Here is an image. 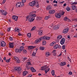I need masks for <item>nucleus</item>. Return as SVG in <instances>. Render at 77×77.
<instances>
[{"label": "nucleus", "mask_w": 77, "mask_h": 77, "mask_svg": "<svg viewBox=\"0 0 77 77\" xmlns=\"http://www.w3.org/2000/svg\"><path fill=\"white\" fill-rule=\"evenodd\" d=\"M27 36L28 38H31V33H28L27 34Z\"/></svg>", "instance_id": "38"}, {"label": "nucleus", "mask_w": 77, "mask_h": 77, "mask_svg": "<svg viewBox=\"0 0 77 77\" xmlns=\"http://www.w3.org/2000/svg\"><path fill=\"white\" fill-rule=\"evenodd\" d=\"M26 2V0H22V3H25Z\"/></svg>", "instance_id": "56"}, {"label": "nucleus", "mask_w": 77, "mask_h": 77, "mask_svg": "<svg viewBox=\"0 0 77 77\" xmlns=\"http://www.w3.org/2000/svg\"><path fill=\"white\" fill-rule=\"evenodd\" d=\"M36 55V53H33L32 54V56H35Z\"/></svg>", "instance_id": "53"}, {"label": "nucleus", "mask_w": 77, "mask_h": 77, "mask_svg": "<svg viewBox=\"0 0 77 77\" xmlns=\"http://www.w3.org/2000/svg\"><path fill=\"white\" fill-rule=\"evenodd\" d=\"M21 69H22L21 68V67H19L17 68H15V70H16V71H21Z\"/></svg>", "instance_id": "27"}, {"label": "nucleus", "mask_w": 77, "mask_h": 77, "mask_svg": "<svg viewBox=\"0 0 77 77\" xmlns=\"http://www.w3.org/2000/svg\"><path fill=\"white\" fill-rule=\"evenodd\" d=\"M38 18L39 20H41L42 19V17H38Z\"/></svg>", "instance_id": "61"}, {"label": "nucleus", "mask_w": 77, "mask_h": 77, "mask_svg": "<svg viewBox=\"0 0 77 77\" xmlns=\"http://www.w3.org/2000/svg\"><path fill=\"white\" fill-rule=\"evenodd\" d=\"M15 52L16 53H21L19 49H16L15 50Z\"/></svg>", "instance_id": "16"}, {"label": "nucleus", "mask_w": 77, "mask_h": 77, "mask_svg": "<svg viewBox=\"0 0 77 77\" xmlns=\"http://www.w3.org/2000/svg\"><path fill=\"white\" fill-rule=\"evenodd\" d=\"M60 48H61L60 46L57 44H56L53 46V48H54V49H60Z\"/></svg>", "instance_id": "4"}, {"label": "nucleus", "mask_w": 77, "mask_h": 77, "mask_svg": "<svg viewBox=\"0 0 77 77\" xmlns=\"http://www.w3.org/2000/svg\"><path fill=\"white\" fill-rule=\"evenodd\" d=\"M66 47V46L65 45H63L62 46V49H63V50H64V49H65Z\"/></svg>", "instance_id": "50"}, {"label": "nucleus", "mask_w": 77, "mask_h": 77, "mask_svg": "<svg viewBox=\"0 0 77 77\" xmlns=\"http://www.w3.org/2000/svg\"><path fill=\"white\" fill-rule=\"evenodd\" d=\"M18 35L19 36H21V34H20V32H19Z\"/></svg>", "instance_id": "62"}, {"label": "nucleus", "mask_w": 77, "mask_h": 77, "mask_svg": "<svg viewBox=\"0 0 77 77\" xmlns=\"http://www.w3.org/2000/svg\"><path fill=\"white\" fill-rule=\"evenodd\" d=\"M51 9H52V7L50 5H48L46 8L47 10L48 11H49V10H50Z\"/></svg>", "instance_id": "15"}, {"label": "nucleus", "mask_w": 77, "mask_h": 77, "mask_svg": "<svg viewBox=\"0 0 77 77\" xmlns=\"http://www.w3.org/2000/svg\"><path fill=\"white\" fill-rule=\"evenodd\" d=\"M1 13L2 14V15H7V14H8L7 11L3 10H2Z\"/></svg>", "instance_id": "9"}, {"label": "nucleus", "mask_w": 77, "mask_h": 77, "mask_svg": "<svg viewBox=\"0 0 77 77\" xmlns=\"http://www.w3.org/2000/svg\"><path fill=\"white\" fill-rule=\"evenodd\" d=\"M66 64V63L65 62H62L60 63V65L61 66H65Z\"/></svg>", "instance_id": "14"}, {"label": "nucleus", "mask_w": 77, "mask_h": 77, "mask_svg": "<svg viewBox=\"0 0 77 77\" xmlns=\"http://www.w3.org/2000/svg\"><path fill=\"white\" fill-rule=\"evenodd\" d=\"M19 58L16 57H14V59L15 60V61H17V60H18Z\"/></svg>", "instance_id": "41"}, {"label": "nucleus", "mask_w": 77, "mask_h": 77, "mask_svg": "<svg viewBox=\"0 0 77 77\" xmlns=\"http://www.w3.org/2000/svg\"><path fill=\"white\" fill-rule=\"evenodd\" d=\"M13 9H14V8H10L9 9V11L10 12H12V11H13Z\"/></svg>", "instance_id": "49"}, {"label": "nucleus", "mask_w": 77, "mask_h": 77, "mask_svg": "<svg viewBox=\"0 0 77 77\" xmlns=\"http://www.w3.org/2000/svg\"><path fill=\"white\" fill-rule=\"evenodd\" d=\"M45 55L46 57H48L50 55V54L49 52H46L45 53Z\"/></svg>", "instance_id": "22"}, {"label": "nucleus", "mask_w": 77, "mask_h": 77, "mask_svg": "<svg viewBox=\"0 0 77 77\" xmlns=\"http://www.w3.org/2000/svg\"><path fill=\"white\" fill-rule=\"evenodd\" d=\"M69 31V28H66L64 29L63 31V33H68Z\"/></svg>", "instance_id": "5"}, {"label": "nucleus", "mask_w": 77, "mask_h": 77, "mask_svg": "<svg viewBox=\"0 0 77 77\" xmlns=\"http://www.w3.org/2000/svg\"><path fill=\"white\" fill-rule=\"evenodd\" d=\"M27 64L28 65H31V64L30 63V61H29L27 62Z\"/></svg>", "instance_id": "47"}, {"label": "nucleus", "mask_w": 77, "mask_h": 77, "mask_svg": "<svg viewBox=\"0 0 77 77\" xmlns=\"http://www.w3.org/2000/svg\"><path fill=\"white\" fill-rule=\"evenodd\" d=\"M65 38H63L61 39L60 42V44L61 45H63L65 43Z\"/></svg>", "instance_id": "6"}, {"label": "nucleus", "mask_w": 77, "mask_h": 77, "mask_svg": "<svg viewBox=\"0 0 77 77\" xmlns=\"http://www.w3.org/2000/svg\"><path fill=\"white\" fill-rule=\"evenodd\" d=\"M53 3H57V1H56V0H54L53 2Z\"/></svg>", "instance_id": "57"}, {"label": "nucleus", "mask_w": 77, "mask_h": 77, "mask_svg": "<svg viewBox=\"0 0 77 77\" xmlns=\"http://www.w3.org/2000/svg\"><path fill=\"white\" fill-rule=\"evenodd\" d=\"M55 12V11L54 10H50L49 11V14H53Z\"/></svg>", "instance_id": "19"}, {"label": "nucleus", "mask_w": 77, "mask_h": 77, "mask_svg": "<svg viewBox=\"0 0 77 77\" xmlns=\"http://www.w3.org/2000/svg\"><path fill=\"white\" fill-rule=\"evenodd\" d=\"M50 18V15H48V16L45 17V20H48Z\"/></svg>", "instance_id": "32"}, {"label": "nucleus", "mask_w": 77, "mask_h": 77, "mask_svg": "<svg viewBox=\"0 0 77 77\" xmlns=\"http://www.w3.org/2000/svg\"><path fill=\"white\" fill-rule=\"evenodd\" d=\"M45 40H49L50 39V37H47L45 36Z\"/></svg>", "instance_id": "33"}, {"label": "nucleus", "mask_w": 77, "mask_h": 77, "mask_svg": "<svg viewBox=\"0 0 77 77\" xmlns=\"http://www.w3.org/2000/svg\"><path fill=\"white\" fill-rule=\"evenodd\" d=\"M67 37L69 39H70V36H69V35H67Z\"/></svg>", "instance_id": "59"}, {"label": "nucleus", "mask_w": 77, "mask_h": 77, "mask_svg": "<svg viewBox=\"0 0 77 77\" xmlns=\"http://www.w3.org/2000/svg\"><path fill=\"white\" fill-rule=\"evenodd\" d=\"M52 53L53 54L54 56H56L57 54L56 52V50H54L52 51Z\"/></svg>", "instance_id": "24"}, {"label": "nucleus", "mask_w": 77, "mask_h": 77, "mask_svg": "<svg viewBox=\"0 0 77 77\" xmlns=\"http://www.w3.org/2000/svg\"><path fill=\"white\" fill-rule=\"evenodd\" d=\"M21 29L20 28L17 27L15 29V32H20L21 30Z\"/></svg>", "instance_id": "10"}, {"label": "nucleus", "mask_w": 77, "mask_h": 77, "mask_svg": "<svg viewBox=\"0 0 77 77\" xmlns=\"http://www.w3.org/2000/svg\"><path fill=\"white\" fill-rule=\"evenodd\" d=\"M36 13L35 11H32L30 13V14L26 17V21L28 20L29 22H33L35 20V17H36V15L33 14Z\"/></svg>", "instance_id": "1"}, {"label": "nucleus", "mask_w": 77, "mask_h": 77, "mask_svg": "<svg viewBox=\"0 0 77 77\" xmlns=\"http://www.w3.org/2000/svg\"><path fill=\"white\" fill-rule=\"evenodd\" d=\"M39 49L40 50H42V51H43V50H44L45 49V48H44V47L43 46H40L39 47Z\"/></svg>", "instance_id": "29"}, {"label": "nucleus", "mask_w": 77, "mask_h": 77, "mask_svg": "<svg viewBox=\"0 0 77 77\" xmlns=\"http://www.w3.org/2000/svg\"><path fill=\"white\" fill-rule=\"evenodd\" d=\"M71 8L73 10H75V9L77 8V6L75 5H71Z\"/></svg>", "instance_id": "13"}, {"label": "nucleus", "mask_w": 77, "mask_h": 77, "mask_svg": "<svg viewBox=\"0 0 77 77\" xmlns=\"http://www.w3.org/2000/svg\"><path fill=\"white\" fill-rule=\"evenodd\" d=\"M66 10H67V11H69L71 10V8L69 7H67L66 8Z\"/></svg>", "instance_id": "46"}, {"label": "nucleus", "mask_w": 77, "mask_h": 77, "mask_svg": "<svg viewBox=\"0 0 77 77\" xmlns=\"http://www.w3.org/2000/svg\"><path fill=\"white\" fill-rule=\"evenodd\" d=\"M27 59V58L26 57H23L22 58V60L23 61H25Z\"/></svg>", "instance_id": "40"}, {"label": "nucleus", "mask_w": 77, "mask_h": 77, "mask_svg": "<svg viewBox=\"0 0 77 77\" xmlns=\"http://www.w3.org/2000/svg\"><path fill=\"white\" fill-rule=\"evenodd\" d=\"M27 53V50H26L23 49V54H26Z\"/></svg>", "instance_id": "39"}, {"label": "nucleus", "mask_w": 77, "mask_h": 77, "mask_svg": "<svg viewBox=\"0 0 77 77\" xmlns=\"http://www.w3.org/2000/svg\"><path fill=\"white\" fill-rule=\"evenodd\" d=\"M65 14V12L62 11L61 12V13H60V14L62 16V15H63Z\"/></svg>", "instance_id": "42"}, {"label": "nucleus", "mask_w": 77, "mask_h": 77, "mask_svg": "<svg viewBox=\"0 0 77 77\" xmlns=\"http://www.w3.org/2000/svg\"><path fill=\"white\" fill-rule=\"evenodd\" d=\"M64 21H70V20L69 18H68L67 17H65L64 19Z\"/></svg>", "instance_id": "26"}, {"label": "nucleus", "mask_w": 77, "mask_h": 77, "mask_svg": "<svg viewBox=\"0 0 77 77\" xmlns=\"http://www.w3.org/2000/svg\"><path fill=\"white\" fill-rule=\"evenodd\" d=\"M24 6V3L22 2H17L16 5V6L17 8L19 7L20 8H22Z\"/></svg>", "instance_id": "3"}, {"label": "nucleus", "mask_w": 77, "mask_h": 77, "mask_svg": "<svg viewBox=\"0 0 77 77\" xmlns=\"http://www.w3.org/2000/svg\"><path fill=\"white\" fill-rule=\"evenodd\" d=\"M26 74H27V71H24L23 72V76L26 75Z\"/></svg>", "instance_id": "30"}, {"label": "nucleus", "mask_w": 77, "mask_h": 77, "mask_svg": "<svg viewBox=\"0 0 77 77\" xmlns=\"http://www.w3.org/2000/svg\"><path fill=\"white\" fill-rule=\"evenodd\" d=\"M45 36H42L38 38V39L40 40V41L41 42V40H43V39L45 40Z\"/></svg>", "instance_id": "23"}, {"label": "nucleus", "mask_w": 77, "mask_h": 77, "mask_svg": "<svg viewBox=\"0 0 77 77\" xmlns=\"http://www.w3.org/2000/svg\"><path fill=\"white\" fill-rule=\"evenodd\" d=\"M31 70L32 71V72H36V70H35L33 67H32L31 68Z\"/></svg>", "instance_id": "28"}, {"label": "nucleus", "mask_w": 77, "mask_h": 77, "mask_svg": "<svg viewBox=\"0 0 77 77\" xmlns=\"http://www.w3.org/2000/svg\"><path fill=\"white\" fill-rule=\"evenodd\" d=\"M1 46L3 47H5V46H6V43H5L4 41H2L1 42Z\"/></svg>", "instance_id": "11"}, {"label": "nucleus", "mask_w": 77, "mask_h": 77, "mask_svg": "<svg viewBox=\"0 0 77 77\" xmlns=\"http://www.w3.org/2000/svg\"><path fill=\"white\" fill-rule=\"evenodd\" d=\"M41 42L39 38H38L35 41V44H38V43H39V42Z\"/></svg>", "instance_id": "25"}, {"label": "nucleus", "mask_w": 77, "mask_h": 77, "mask_svg": "<svg viewBox=\"0 0 77 77\" xmlns=\"http://www.w3.org/2000/svg\"><path fill=\"white\" fill-rule=\"evenodd\" d=\"M54 6H57V5L56 4H55L54 5Z\"/></svg>", "instance_id": "63"}, {"label": "nucleus", "mask_w": 77, "mask_h": 77, "mask_svg": "<svg viewBox=\"0 0 77 77\" xmlns=\"http://www.w3.org/2000/svg\"><path fill=\"white\" fill-rule=\"evenodd\" d=\"M29 5L30 6H35V7H36L37 8H39V4L38 3H36L35 1H32V2L29 3Z\"/></svg>", "instance_id": "2"}, {"label": "nucleus", "mask_w": 77, "mask_h": 77, "mask_svg": "<svg viewBox=\"0 0 77 77\" xmlns=\"http://www.w3.org/2000/svg\"><path fill=\"white\" fill-rule=\"evenodd\" d=\"M55 16L57 18H60L61 17L60 14L59 13H56L55 14Z\"/></svg>", "instance_id": "7"}, {"label": "nucleus", "mask_w": 77, "mask_h": 77, "mask_svg": "<svg viewBox=\"0 0 77 77\" xmlns=\"http://www.w3.org/2000/svg\"><path fill=\"white\" fill-rule=\"evenodd\" d=\"M77 2H73L71 4V5H77Z\"/></svg>", "instance_id": "45"}, {"label": "nucleus", "mask_w": 77, "mask_h": 77, "mask_svg": "<svg viewBox=\"0 0 77 77\" xmlns=\"http://www.w3.org/2000/svg\"><path fill=\"white\" fill-rule=\"evenodd\" d=\"M36 46H30L29 47V49L31 50V49H33V48H35Z\"/></svg>", "instance_id": "37"}, {"label": "nucleus", "mask_w": 77, "mask_h": 77, "mask_svg": "<svg viewBox=\"0 0 77 77\" xmlns=\"http://www.w3.org/2000/svg\"><path fill=\"white\" fill-rule=\"evenodd\" d=\"M37 50H38V49L36 48L35 49H34L33 51V53H36V52H37Z\"/></svg>", "instance_id": "44"}, {"label": "nucleus", "mask_w": 77, "mask_h": 77, "mask_svg": "<svg viewBox=\"0 0 77 77\" xmlns=\"http://www.w3.org/2000/svg\"><path fill=\"white\" fill-rule=\"evenodd\" d=\"M54 44H56V42H53L51 43L50 44V46H53L54 45Z\"/></svg>", "instance_id": "31"}, {"label": "nucleus", "mask_w": 77, "mask_h": 77, "mask_svg": "<svg viewBox=\"0 0 77 77\" xmlns=\"http://www.w3.org/2000/svg\"><path fill=\"white\" fill-rule=\"evenodd\" d=\"M51 73L52 74V75L54 76V70H52L51 71Z\"/></svg>", "instance_id": "43"}, {"label": "nucleus", "mask_w": 77, "mask_h": 77, "mask_svg": "<svg viewBox=\"0 0 77 77\" xmlns=\"http://www.w3.org/2000/svg\"><path fill=\"white\" fill-rule=\"evenodd\" d=\"M11 27L8 28L7 29L8 31V32H10V31H11Z\"/></svg>", "instance_id": "55"}, {"label": "nucleus", "mask_w": 77, "mask_h": 77, "mask_svg": "<svg viewBox=\"0 0 77 77\" xmlns=\"http://www.w3.org/2000/svg\"><path fill=\"white\" fill-rule=\"evenodd\" d=\"M32 75H29L28 77H32Z\"/></svg>", "instance_id": "64"}, {"label": "nucleus", "mask_w": 77, "mask_h": 77, "mask_svg": "<svg viewBox=\"0 0 77 77\" xmlns=\"http://www.w3.org/2000/svg\"><path fill=\"white\" fill-rule=\"evenodd\" d=\"M9 47L10 48H14V44L13 43H11L9 44Z\"/></svg>", "instance_id": "18"}, {"label": "nucleus", "mask_w": 77, "mask_h": 77, "mask_svg": "<svg viewBox=\"0 0 77 77\" xmlns=\"http://www.w3.org/2000/svg\"><path fill=\"white\" fill-rule=\"evenodd\" d=\"M12 18L13 20H14L15 21H17L18 20V16H17L14 15V16H13L12 17Z\"/></svg>", "instance_id": "8"}, {"label": "nucleus", "mask_w": 77, "mask_h": 77, "mask_svg": "<svg viewBox=\"0 0 77 77\" xmlns=\"http://www.w3.org/2000/svg\"><path fill=\"white\" fill-rule=\"evenodd\" d=\"M62 36L60 35H58L57 37V39H62Z\"/></svg>", "instance_id": "36"}, {"label": "nucleus", "mask_w": 77, "mask_h": 77, "mask_svg": "<svg viewBox=\"0 0 77 77\" xmlns=\"http://www.w3.org/2000/svg\"><path fill=\"white\" fill-rule=\"evenodd\" d=\"M17 62V63H19L20 62V60H19V59H18L17 61H16Z\"/></svg>", "instance_id": "52"}, {"label": "nucleus", "mask_w": 77, "mask_h": 77, "mask_svg": "<svg viewBox=\"0 0 77 77\" xmlns=\"http://www.w3.org/2000/svg\"><path fill=\"white\" fill-rule=\"evenodd\" d=\"M47 68H48L47 66L46 65H45L41 67V70L42 71H44L45 69H45H46Z\"/></svg>", "instance_id": "12"}, {"label": "nucleus", "mask_w": 77, "mask_h": 77, "mask_svg": "<svg viewBox=\"0 0 77 77\" xmlns=\"http://www.w3.org/2000/svg\"><path fill=\"white\" fill-rule=\"evenodd\" d=\"M43 33V32L42 31V30H40L39 31L38 33L39 35V36H42Z\"/></svg>", "instance_id": "17"}, {"label": "nucleus", "mask_w": 77, "mask_h": 77, "mask_svg": "<svg viewBox=\"0 0 77 77\" xmlns=\"http://www.w3.org/2000/svg\"><path fill=\"white\" fill-rule=\"evenodd\" d=\"M46 44H47V42H46V41H43L42 42V45H46Z\"/></svg>", "instance_id": "35"}, {"label": "nucleus", "mask_w": 77, "mask_h": 77, "mask_svg": "<svg viewBox=\"0 0 77 77\" xmlns=\"http://www.w3.org/2000/svg\"><path fill=\"white\" fill-rule=\"evenodd\" d=\"M59 29V26H54V30H57Z\"/></svg>", "instance_id": "20"}, {"label": "nucleus", "mask_w": 77, "mask_h": 77, "mask_svg": "<svg viewBox=\"0 0 77 77\" xmlns=\"http://www.w3.org/2000/svg\"><path fill=\"white\" fill-rule=\"evenodd\" d=\"M35 29H36V27L35 26H34L32 28L31 30V31L33 30H35Z\"/></svg>", "instance_id": "51"}, {"label": "nucleus", "mask_w": 77, "mask_h": 77, "mask_svg": "<svg viewBox=\"0 0 77 77\" xmlns=\"http://www.w3.org/2000/svg\"><path fill=\"white\" fill-rule=\"evenodd\" d=\"M69 75H72V72H69L68 73Z\"/></svg>", "instance_id": "54"}, {"label": "nucleus", "mask_w": 77, "mask_h": 77, "mask_svg": "<svg viewBox=\"0 0 77 77\" xmlns=\"http://www.w3.org/2000/svg\"><path fill=\"white\" fill-rule=\"evenodd\" d=\"M11 61V58L9 59L6 60V62L8 63L9 62Z\"/></svg>", "instance_id": "48"}, {"label": "nucleus", "mask_w": 77, "mask_h": 77, "mask_svg": "<svg viewBox=\"0 0 77 77\" xmlns=\"http://www.w3.org/2000/svg\"><path fill=\"white\" fill-rule=\"evenodd\" d=\"M50 71V68H49L47 67L46 69H45V74H47L48 72Z\"/></svg>", "instance_id": "21"}, {"label": "nucleus", "mask_w": 77, "mask_h": 77, "mask_svg": "<svg viewBox=\"0 0 77 77\" xmlns=\"http://www.w3.org/2000/svg\"><path fill=\"white\" fill-rule=\"evenodd\" d=\"M10 41H13V38H12V37H10Z\"/></svg>", "instance_id": "58"}, {"label": "nucleus", "mask_w": 77, "mask_h": 77, "mask_svg": "<svg viewBox=\"0 0 77 77\" xmlns=\"http://www.w3.org/2000/svg\"><path fill=\"white\" fill-rule=\"evenodd\" d=\"M19 48V50L20 51V52H21V51H22L24 49V47L23 46H21Z\"/></svg>", "instance_id": "34"}, {"label": "nucleus", "mask_w": 77, "mask_h": 77, "mask_svg": "<svg viewBox=\"0 0 77 77\" xmlns=\"http://www.w3.org/2000/svg\"><path fill=\"white\" fill-rule=\"evenodd\" d=\"M5 2H6V1L5 0H3L2 2V3L3 4H4V3H5Z\"/></svg>", "instance_id": "60"}]
</instances>
